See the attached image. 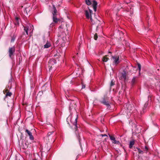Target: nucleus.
<instances>
[{"label":"nucleus","instance_id":"f257e3e1","mask_svg":"<svg viewBox=\"0 0 160 160\" xmlns=\"http://www.w3.org/2000/svg\"><path fill=\"white\" fill-rule=\"evenodd\" d=\"M70 119V122L72 124L75 125V128H77V122L78 119V115H71L68 118V119Z\"/></svg>","mask_w":160,"mask_h":160},{"label":"nucleus","instance_id":"f03ea898","mask_svg":"<svg viewBox=\"0 0 160 160\" xmlns=\"http://www.w3.org/2000/svg\"><path fill=\"white\" fill-rule=\"evenodd\" d=\"M53 8L54 10L52 12L53 21L55 23H57L59 21V19L56 17L58 12L54 6H53Z\"/></svg>","mask_w":160,"mask_h":160},{"label":"nucleus","instance_id":"7ed1b4c3","mask_svg":"<svg viewBox=\"0 0 160 160\" xmlns=\"http://www.w3.org/2000/svg\"><path fill=\"white\" fill-rule=\"evenodd\" d=\"M67 24L66 22H63V24L61 25L59 28V29L60 30V31H65V30H67Z\"/></svg>","mask_w":160,"mask_h":160},{"label":"nucleus","instance_id":"20e7f679","mask_svg":"<svg viewBox=\"0 0 160 160\" xmlns=\"http://www.w3.org/2000/svg\"><path fill=\"white\" fill-rule=\"evenodd\" d=\"M92 12V11L91 10H89L88 11L86 10L85 12V15L87 18L88 19L90 18V19L92 22V19L91 16Z\"/></svg>","mask_w":160,"mask_h":160},{"label":"nucleus","instance_id":"39448f33","mask_svg":"<svg viewBox=\"0 0 160 160\" xmlns=\"http://www.w3.org/2000/svg\"><path fill=\"white\" fill-rule=\"evenodd\" d=\"M113 62L115 64H118L120 62V61L119 60V57L118 56H112V57Z\"/></svg>","mask_w":160,"mask_h":160},{"label":"nucleus","instance_id":"423d86ee","mask_svg":"<svg viewBox=\"0 0 160 160\" xmlns=\"http://www.w3.org/2000/svg\"><path fill=\"white\" fill-rule=\"evenodd\" d=\"M32 27L33 28V26H32V27L30 26L31 28H30L28 27H24V30L25 31L27 35L28 34V32H29L30 34L32 33L33 28L32 29H31Z\"/></svg>","mask_w":160,"mask_h":160},{"label":"nucleus","instance_id":"0eeeda50","mask_svg":"<svg viewBox=\"0 0 160 160\" xmlns=\"http://www.w3.org/2000/svg\"><path fill=\"white\" fill-rule=\"evenodd\" d=\"M109 136L110 139L112 141L113 143L117 144H120V142L118 141H117L116 140L114 137L110 135H109Z\"/></svg>","mask_w":160,"mask_h":160},{"label":"nucleus","instance_id":"6e6552de","mask_svg":"<svg viewBox=\"0 0 160 160\" xmlns=\"http://www.w3.org/2000/svg\"><path fill=\"white\" fill-rule=\"evenodd\" d=\"M15 48L14 46L9 48V52L10 58H11L12 56L13 55L14 52H15Z\"/></svg>","mask_w":160,"mask_h":160},{"label":"nucleus","instance_id":"1a4fd4ad","mask_svg":"<svg viewBox=\"0 0 160 160\" xmlns=\"http://www.w3.org/2000/svg\"><path fill=\"white\" fill-rule=\"evenodd\" d=\"M56 63L54 59H51L48 62V65L50 67L49 69H51L52 68V65H53Z\"/></svg>","mask_w":160,"mask_h":160},{"label":"nucleus","instance_id":"9d476101","mask_svg":"<svg viewBox=\"0 0 160 160\" xmlns=\"http://www.w3.org/2000/svg\"><path fill=\"white\" fill-rule=\"evenodd\" d=\"M26 132H27L28 135L29 136V138L31 140H33L34 137L32 135V132L28 129H26L25 131Z\"/></svg>","mask_w":160,"mask_h":160},{"label":"nucleus","instance_id":"9b49d317","mask_svg":"<svg viewBox=\"0 0 160 160\" xmlns=\"http://www.w3.org/2000/svg\"><path fill=\"white\" fill-rule=\"evenodd\" d=\"M52 42L51 41H47L46 44L44 45V48H48L51 46Z\"/></svg>","mask_w":160,"mask_h":160},{"label":"nucleus","instance_id":"f8f14e48","mask_svg":"<svg viewBox=\"0 0 160 160\" xmlns=\"http://www.w3.org/2000/svg\"><path fill=\"white\" fill-rule=\"evenodd\" d=\"M97 2L95 1H93L92 3V7L95 12H96L97 10Z\"/></svg>","mask_w":160,"mask_h":160},{"label":"nucleus","instance_id":"ddd939ff","mask_svg":"<svg viewBox=\"0 0 160 160\" xmlns=\"http://www.w3.org/2000/svg\"><path fill=\"white\" fill-rule=\"evenodd\" d=\"M135 143L134 141L133 140L131 141L130 142L129 145V148H131L134 145Z\"/></svg>","mask_w":160,"mask_h":160},{"label":"nucleus","instance_id":"4468645a","mask_svg":"<svg viewBox=\"0 0 160 160\" xmlns=\"http://www.w3.org/2000/svg\"><path fill=\"white\" fill-rule=\"evenodd\" d=\"M148 105V102H147L145 104L144 107L143 108V112H144V111L147 108Z\"/></svg>","mask_w":160,"mask_h":160},{"label":"nucleus","instance_id":"2eb2a0df","mask_svg":"<svg viewBox=\"0 0 160 160\" xmlns=\"http://www.w3.org/2000/svg\"><path fill=\"white\" fill-rule=\"evenodd\" d=\"M108 58H107V56H105L103 58L102 61L103 62H106L108 60Z\"/></svg>","mask_w":160,"mask_h":160},{"label":"nucleus","instance_id":"dca6fc26","mask_svg":"<svg viewBox=\"0 0 160 160\" xmlns=\"http://www.w3.org/2000/svg\"><path fill=\"white\" fill-rule=\"evenodd\" d=\"M121 79H123L124 80L126 79V73L125 72H124L123 73H122V76L121 77Z\"/></svg>","mask_w":160,"mask_h":160},{"label":"nucleus","instance_id":"f3484780","mask_svg":"<svg viewBox=\"0 0 160 160\" xmlns=\"http://www.w3.org/2000/svg\"><path fill=\"white\" fill-rule=\"evenodd\" d=\"M19 18L18 17H15V20L16 21V22L15 23L16 25H18L19 24Z\"/></svg>","mask_w":160,"mask_h":160},{"label":"nucleus","instance_id":"a211bd4d","mask_svg":"<svg viewBox=\"0 0 160 160\" xmlns=\"http://www.w3.org/2000/svg\"><path fill=\"white\" fill-rule=\"evenodd\" d=\"M86 3L88 5H90L91 4V2L90 0H86Z\"/></svg>","mask_w":160,"mask_h":160},{"label":"nucleus","instance_id":"6ab92c4d","mask_svg":"<svg viewBox=\"0 0 160 160\" xmlns=\"http://www.w3.org/2000/svg\"><path fill=\"white\" fill-rule=\"evenodd\" d=\"M138 152L141 154H143V152L141 150L140 148H137Z\"/></svg>","mask_w":160,"mask_h":160},{"label":"nucleus","instance_id":"aec40b11","mask_svg":"<svg viewBox=\"0 0 160 160\" xmlns=\"http://www.w3.org/2000/svg\"><path fill=\"white\" fill-rule=\"evenodd\" d=\"M12 95V93L10 92H8L7 93L6 96H10Z\"/></svg>","mask_w":160,"mask_h":160},{"label":"nucleus","instance_id":"412c9836","mask_svg":"<svg viewBox=\"0 0 160 160\" xmlns=\"http://www.w3.org/2000/svg\"><path fill=\"white\" fill-rule=\"evenodd\" d=\"M136 81V77H133L132 80V83L134 84Z\"/></svg>","mask_w":160,"mask_h":160},{"label":"nucleus","instance_id":"4be33fe9","mask_svg":"<svg viewBox=\"0 0 160 160\" xmlns=\"http://www.w3.org/2000/svg\"><path fill=\"white\" fill-rule=\"evenodd\" d=\"M138 68H139V72H140L141 69V66L139 63L138 64Z\"/></svg>","mask_w":160,"mask_h":160},{"label":"nucleus","instance_id":"5701e85b","mask_svg":"<svg viewBox=\"0 0 160 160\" xmlns=\"http://www.w3.org/2000/svg\"><path fill=\"white\" fill-rule=\"evenodd\" d=\"M98 38V35L97 34H95L94 36V39L95 40H97Z\"/></svg>","mask_w":160,"mask_h":160},{"label":"nucleus","instance_id":"b1692460","mask_svg":"<svg viewBox=\"0 0 160 160\" xmlns=\"http://www.w3.org/2000/svg\"><path fill=\"white\" fill-rule=\"evenodd\" d=\"M102 103L104 104L105 105H108V103L106 102V101H103Z\"/></svg>","mask_w":160,"mask_h":160},{"label":"nucleus","instance_id":"393cba45","mask_svg":"<svg viewBox=\"0 0 160 160\" xmlns=\"http://www.w3.org/2000/svg\"><path fill=\"white\" fill-rule=\"evenodd\" d=\"M62 39L64 42H65L67 41V39L66 37H63Z\"/></svg>","mask_w":160,"mask_h":160},{"label":"nucleus","instance_id":"a878e982","mask_svg":"<svg viewBox=\"0 0 160 160\" xmlns=\"http://www.w3.org/2000/svg\"><path fill=\"white\" fill-rule=\"evenodd\" d=\"M114 82H113L112 81L111 82V84H110L111 86H112L113 85H114Z\"/></svg>","mask_w":160,"mask_h":160},{"label":"nucleus","instance_id":"bb28decb","mask_svg":"<svg viewBox=\"0 0 160 160\" xmlns=\"http://www.w3.org/2000/svg\"><path fill=\"white\" fill-rule=\"evenodd\" d=\"M148 150V148L146 146H145V150L146 151V152H147Z\"/></svg>","mask_w":160,"mask_h":160},{"label":"nucleus","instance_id":"cd10ccee","mask_svg":"<svg viewBox=\"0 0 160 160\" xmlns=\"http://www.w3.org/2000/svg\"><path fill=\"white\" fill-rule=\"evenodd\" d=\"M53 132H49V133H48V136H50V134H52V133Z\"/></svg>","mask_w":160,"mask_h":160},{"label":"nucleus","instance_id":"c85d7f7f","mask_svg":"<svg viewBox=\"0 0 160 160\" xmlns=\"http://www.w3.org/2000/svg\"><path fill=\"white\" fill-rule=\"evenodd\" d=\"M102 136H106L107 135L106 134L102 135Z\"/></svg>","mask_w":160,"mask_h":160},{"label":"nucleus","instance_id":"c756f323","mask_svg":"<svg viewBox=\"0 0 160 160\" xmlns=\"http://www.w3.org/2000/svg\"><path fill=\"white\" fill-rule=\"evenodd\" d=\"M85 87V86H82V88H84Z\"/></svg>","mask_w":160,"mask_h":160},{"label":"nucleus","instance_id":"7c9ffc66","mask_svg":"<svg viewBox=\"0 0 160 160\" xmlns=\"http://www.w3.org/2000/svg\"><path fill=\"white\" fill-rule=\"evenodd\" d=\"M33 160H37L35 159H33Z\"/></svg>","mask_w":160,"mask_h":160}]
</instances>
